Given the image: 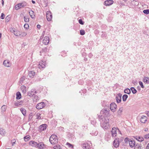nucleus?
Segmentation results:
<instances>
[{"label":"nucleus","instance_id":"nucleus-25","mask_svg":"<svg viewBox=\"0 0 149 149\" xmlns=\"http://www.w3.org/2000/svg\"><path fill=\"white\" fill-rule=\"evenodd\" d=\"M47 52V49L45 48L44 49H42V51H41L40 52V55H44V56H46V52Z\"/></svg>","mask_w":149,"mask_h":149},{"label":"nucleus","instance_id":"nucleus-36","mask_svg":"<svg viewBox=\"0 0 149 149\" xmlns=\"http://www.w3.org/2000/svg\"><path fill=\"white\" fill-rule=\"evenodd\" d=\"M25 78L26 77L24 76L22 77L20 79L19 83H23L25 79Z\"/></svg>","mask_w":149,"mask_h":149},{"label":"nucleus","instance_id":"nucleus-53","mask_svg":"<svg viewBox=\"0 0 149 149\" xmlns=\"http://www.w3.org/2000/svg\"><path fill=\"white\" fill-rule=\"evenodd\" d=\"M20 105V104H19V102H15V106H18Z\"/></svg>","mask_w":149,"mask_h":149},{"label":"nucleus","instance_id":"nucleus-42","mask_svg":"<svg viewBox=\"0 0 149 149\" xmlns=\"http://www.w3.org/2000/svg\"><path fill=\"white\" fill-rule=\"evenodd\" d=\"M130 139L128 137H126L124 139V141L126 143H129Z\"/></svg>","mask_w":149,"mask_h":149},{"label":"nucleus","instance_id":"nucleus-19","mask_svg":"<svg viewBox=\"0 0 149 149\" xmlns=\"http://www.w3.org/2000/svg\"><path fill=\"white\" fill-rule=\"evenodd\" d=\"M35 74L36 73L33 71H30L29 72V76L31 78H33Z\"/></svg>","mask_w":149,"mask_h":149},{"label":"nucleus","instance_id":"nucleus-5","mask_svg":"<svg viewBox=\"0 0 149 149\" xmlns=\"http://www.w3.org/2000/svg\"><path fill=\"white\" fill-rule=\"evenodd\" d=\"M91 142L86 143L83 144V149H91Z\"/></svg>","mask_w":149,"mask_h":149},{"label":"nucleus","instance_id":"nucleus-17","mask_svg":"<svg viewBox=\"0 0 149 149\" xmlns=\"http://www.w3.org/2000/svg\"><path fill=\"white\" fill-rule=\"evenodd\" d=\"M117 129L115 127H113L111 131V134L113 137L116 136Z\"/></svg>","mask_w":149,"mask_h":149},{"label":"nucleus","instance_id":"nucleus-9","mask_svg":"<svg viewBox=\"0 0 149 149\" xmlns=\"http://www.w3.org/2000/svg\"><path fill=\"white\" fill-rule=\"evenodd\" d=\"M36 93V91L35 89H32L30 92L28 93L27 95L29 97H33Z\"/></svg>","mask_w":149,"mask_h":149},{"label":"nucleus","instance_id":"nucleus-52","mask_svg":"<svg viewBox=\"0 0 149 149\" xmlns=\"http://www.w3.org/2000/svg\"><path fill=\"white\" fill-rule=\"evenodd\" d=\"M139 84L141 88H144V86L143 85V83L142 81H140L139 82Z\"/></svg>","mask_w":149,"mask_h":149},{"label":"nucleus","instance_id":"nucleus-24","mask_svg":"<svg viewBox=\"0 0 149 149\" xmlns=\"http://www.w3.org/2000/svg\"><path fill=\"white\" fill-rule=\"evenodd\" d=\"M20 110L24 116H26V110L25 109L21 108Z\"/></svg>","mask_w":149,"mask_h":149},{"label":"nucleus","instance_id":"nucleus-60","mask_svg":"<svg viewBox=\"0 0 149 149\" xmlns=\"http://www.w3.org/2000/svg\"><path fill=\"white\" fill-rule=\"evenodd\" d=\"M19 104H20V105H22L23 103V101H21L20 102H19Z\"/></svg>","mask_w":149,"mask_h":149},{"label":"nucleus","instance_id":"nucleus-21","mask_svg":"<svg viewBox=\"0 0 149 149\" xmlns=\"http://www.w3.org/2000/svg\"><path fill=\"white\" fill-rule=\"evenodd\" d=\"M36 147L40 148V149L43 148L44 145L42 142L40 143H37Z\"/></svg>","mask_w":149,"mask_h":149},{"label":"nucleus","instance_id":"nucleus-29","mask_svg":"<svg viewBox=\"0 0 149 149\" xmlns=\"http://www.w3.org/2000/svg\"><path fill=\"white\" fill-rule=\"evenodd\" d=\"M6 133L5 130L2 128H0V134L2 135H4Z\"/></svg>","mask_w":149,"mask_h":149},{"label":"nucleus","instance_id":"nucleus-55","mask_svg":"<svg viewBox=\"0 0 149 149\" xmlns=\"http://www.w3.org/2000/svg\"><path fill=\"white\" fill-rule=\"evenodd\" d=\"M144 138L146 139L149 138V133L146 135L144 136Z\"/></svg>","mask_w":149,"mask_h":149},{"label":"nucleus","instance_id":"nucleus-16","mask_svg":"<svg viewBox=\"0 0 149 149\" xmlns=\"http://www.w3.org/2000/svg\"><path fill=\"white\" fill-rule=\"evenodd\" d=\"M147 119V117L144 116H143L140 119V121L142 123H145Z\"/></svg>","mask_w":149,"mask_h":149},{"label":"nucleus","instance_id":"nucleus-33","mask_svg":"<svg viewBox=\"0 0 149 149\" xmlns=\"http://www.w3.org/2000/svg\"><path fill=\"white\" fill-rule=\"evenodd\" d=\"M30 139V136L29 135H27L24 137V139L25 141H28Z\"/></svg>","mask_w":149,"mask_h":149},{"label":"nucleus","instance_id":"nucleus-37","mask_svg":"<svg viewBox=\"0 0 149 149\" xmlns=\"http://www.w3.org/2000/svg\"><path fill=\"white\" fill-rule=\"evenodd\" d=\"M141 147L140 145L136 144L134 146V149H141Z\"/></svg>","mask_w":149,"mask_h":149},{"label":"nucleus","instance_id":"nucleus-46","mask_svg":"<svg viewBox=\"0 0 149 149\" xmlns=\"http://www.w3.org/2000/svg\"><path fill=\"white\" fill-rule=\"evenodd\" d=\"M33 118L32 114V113H30L29 116V120L31 121Z\"/></svg>","mask_w":149,"mask_h":149},{"label":"nucleus","instance_id":"nucleus-27","mask_svg":"<svg viewBox=\"0 0 149 149\" xmlns=\"http://www.w3.org/2000/svg\"><path fill=\"white\" fill-rule=\"evenodd\" d=\"M135 138L139 141H142L144 140L143 137L140 136H136L135 137Z\"/></svg>","mask_w":149,"mask_h":149},{"label":"nucleus","instance_id":"nucleus-26","mask_svg":"<svg viewBox=\"0 0 149 149\" xmlns=\"http://www.w3.org/2000/svg\"><path fill=\"white\" fill-rule=\"evenodd\" d=\"M21 89L23 93L26 92V87L24 86H22L21 87Z\"/></svg>","mask_w":149,"mask_h":149},{"label":"nucleus","instance_id":"nucleus-32","mask_svg":"<svg viewBox=\"0 0 149 149\" xmlns=\"http://www.w3.org/2000/svg\"><path fill=\"white\" fill-rule=\"evenodd\" d=\"M33 97V100L34 101L36 102L37 100H39V98L38 97V96L35 95Z\"/></svg>","mask_w":149,"mask_h":149},{"label":"nucleus","instance_id":"nucleus-41","mask_svg":"<svg viewBox=\"0 0 149 149\" xmlns=\"http://www.w3.org/2000/svg\"><path fill=\"white\" fill-rule=\"evenodd\" d=\"M143 13L146 15L149 13V9L144 10L143 11Z\"/></svg>","mask_w":149,"mask_h":149},{"label":"nucleus","instance_id":"nucleus-49","mask_svg":"<svg viewBox=\"0 0 149 149\" xmlns=\"http://www.w3.org/2000/svg\"><path fill=\"white\" fill-rule=\"evenodd\" d=\"M36 119H41V117L39 113H38L36 115Z\"/></svg>","mask_w":149,"mask_h":149},{"label":"nucleus","instance_id":"nucleus-12","mask_svg":"<svg viewBox=\"0 0 149 149\" xmlns=\"http://www.w3.org/2000/svg\"><path fill=\"white\" fill-rule=\"evenodd\" d=\"M122 95L121 94L119 93L117 96L116 97V102L117 103H119L121 101Z\"/></svg>","mask_w":149,"mask_h":149},{"label":"nucleus","instance_id":"nucleus-3","mask_svg":"<svg viewBox=\"0 0 149 149\" xmlns=\"http://www.w3.org/2000/svg\"><path fill=\"white\" fill-rule=\"evenodd\" d=\"M27 3L25 1H22L21 3H19L15 6V8L16 10H18L27 6Z\"/></svg>","mask_w":149,"mask_h":149},{"label":"nucleus","instance_id":"nucleus-14","mask_svg":"<svg viewBox=\"0 0 149 149\" xmlns=\"http://www.w3.org/2000/svg\"><path fill=\"white\" fill-rule=\"evenodd\" d=\"M129 144L131 147L133 148V147H134L136 145L135 141L132 139H130Z\"/></svg>","mask_w":149,"mask_h":149},{"label":"nucleus","instance_id":"nucleus-35","mask_svg":"<svg viewBox=\"0 0 149 149\" xmlns=\"http://www.w3.org/2000/svg\"><path fill=\"white\" fill-rule=\"evenodd\" d=\"M130 90L133 94H135L137 92L136 90L134 87H132L130 88Z\"/></svg>","mask_w":149,"mask_h":149},{"label":"nucleus","instance_id":"nucleus-23","mask_svg":"<svg viewBox=\"0 0 149 149\" xmlns=\"http://www.w3.org/2000/svg\"><path fill=\"white\" fill-rule=\"evenodd\" d=\"M143 81L145 83L148 84L149 83V78L144 77L143 79Z\"/></svg>","mask_w":149,"mask_h":149},{"label":"nucleus","instance_id":"nucleus-59","mask_svg":"<svg viewBox=\"0 0 149 149\" xmlns=\"http://www.w3.org/2000/svg\"><path fill=\"white\" fill-rule=\"evenodd\" d=\"M10 31L11 32H14L15 31L13 29V28H11V29H10Z\"/></svg>","mask_w":149,"mask_h":149},{"label":"nucleus","instance_id":"nucleus-48","mask_svg":"<svg viewBox=\"0 0 149 149\" xmlns=\"http://www.w3.org/2000/svg\"><path fill=\"white\" fill-rule=\"evenodd\" d=\"M24 27L26 29H27L29 27V25L28 24H25L24 25Z\"/></svg>","mask_w":149,"mask_h":149},{"label":"nucleus","instance_id":"nucleus-51","mask_svg":"<svg viewBox=\"0 0 149 149\" xmlns=\"http://www.w3.org/2000/svg\"><path fill=\"white\" fill-rule=\"evenodd\" d=\"M79 22L80 24H82V25L84 24V22L83 21L82 19H79Z\"/></svg>","mask_w":149,"mask_h":149},{"label":"nucleus","instance_id":"nucleus-15","mask_svg":"<svg viewBox=\"0 0 149 149\" xmlns=\"http://www.w3.org/2000/svg\"><path fill=\"white\" fill-rule=\"evenodd\" d=\"M3 64L6 67H9L11 65V63L8 60H5L3 62Z\"/></svg>","mask_w":149,"mask_h":149},{"label":"nucleus","instance_id":"nucleus-2","mask_svg":"<svg viewBox=\"0 0 149 149\" xmlns=\"http://www.w3.org/2000/svg\"><path fill=\"white\" fill-rule=\"evenodd\" d=\"M49 141L52 144L54 145L57 143L58 141L57 136L55 135H52L49 138Z\"/></svg>","mask_w":149,"mask_h":149},{"label":"nucleus","instance_id":"nucleus-61","mask_svg":"<svg viewBox=\"0 0 149 149\" xmlns=\"http://www.w3.org/2000/svg\"><path fill=\"white\" fill-rule=\"evenodd\" d=\"M82 127L83 129H86L87 128V127L85 126H83Z\"/></svg>","mask_w":149,"mask_h":149},{"label":"nucleus","instance_id":"nucleus-20","mask_svg":"<svg viewBox=\"0 0 149 149\" xmlns=\"http://www.w3.org/2000/svg\"><path fill=\"white\" fill-rule=\"evenodd\" d=\"M29 13L31 18L32 19H34L35 17V15L34 14V12L32 10H29Z\"/></svg>","mask_w":149,"mask_h":149},{"label":"nucleus","instance_id":"nucleus-10","mask_svg":"<svg viewBox=\"0 0 149 149\" xmlns=\"http://www.w3.org/2000/svg\"><path fill=\"white\" fill-rule=\"evenodd\" d=\"M47 128V125L45 124H43L39 127L38 131L41 132L46 129Z\"/></svg>","mask_w":149,"mask_h":149},{"label":"nucleus","instance_id":"nucleus-64","mask_svg":"<svg viewBox=\"0 0 149 149\" xmlns=\"http://www.w3.org/2000/svg\"><path fill=\"white\" fill-rule=\"evenodd\" d=\"M32 3H33V4H34L35 3V1L33 0L32 1Z\"/></svg>","mask_w":149,"mask_h":149},{"label":"nucleus","instance_id":"nucleus-47","mask_svg":"<svg viewBox=\"0 0 149 149\" xmlns=\"http://www.w3.org/2000/svg\"><path fill=\"white\" fill-rule=\"evenodd\" d=\"M66 145H68V147L70 148H73V146L72 145L68 142L66 143Z\"/></svg>","mask_w":149,"mask_h":149},{"label":"nucleus","instance_id":"nucleus-1","mask_svg":"<svg viewBox=\"0 0 149 149\" xmlns=\"http://www.w3.org/2000/svg\"><path fill=\"white\" fill-rule=\"evenodd\" d=\"M109 111V109H102L100 111V114L102 115L98 116L99 120L100 122L101 126L104 130H107L109 127L108 118L104 117L109 116L110 115Z\"/></svg>","mask_w":149,"mask_h":149},{"label":"nucleus","instance_id":"nucleus-44","mask_svg":"<svg viewBox=\"0 0 149 149\" xmlns=\"http://www.w3.org/2000/svg\"><path fill=\"white\" fill-rule=\"evenodd\" d=\"M80 33L81 35H84L85 34V31L83 29L81 30L80 31Z\"/></svg>","mask_w":149,"mask_h":149},{"label":"nucleus","instance_id":"nucleus-54","mask_svg":"<svg viewBox=\"0 0 149 149\" xmlns=\"http://www.w3.org/2000/svg\"><path fill=\"white\" fill-rule=\"evenodd\" d=\"M5 15L3 13H2L1 14V18L2 19H3L5 18Z\"/></svg>","mask_w":149,"mask_h":149},{"label":"nucleus","instance_id":"nucleus-57","mask_svg":"<svg viewBox=\"0 0 149 149\" xmlns=\"http://www.w3.org/2000/svg\"><path fill=\"white\" fill-rule=\"evenodd\" d=\"M93 56V55L91 53H90L88 55V57L90 58H91Z\"/></svg>","mask_w":149,"mask_h":149},{"label":"nucleus","instance_id":"nucleus-4","mask_svg":"<svg viewBox=\"0 0 149 149\" xmlns=\"http://www.w3.org/2000/svg\"><path fill=\"white\" fill-rule=\"evenodd\" d=\"M122 139L121 138H116L115 139L113 142V146L114 147L117 148L119 145V143L122 141Z\"/></svg>","mask_w":149,"mask_h":149},{"label":"nucleus","instance_id":"nucleus-22","mask_svg":"<svg viewBox=\"0 0 149 149\" xmlns=\"http://www.w3.org/2000/svg\"><path fill=\"white\" fill-rule=\"evenodd\" d=\"M123 110V107H120L117 111V115L119 116H121L122 115Z\"/></svg>","mask_w":149,"mask_h":149},{"label":"nucleus","instance_id":"nucleus-13","mask_svg":"<svg viewBox=\"0 0 149 149\" xmlns=\"http://www.w3.org/2000/svg\"><path fill=\"white\" fill-rule=\"evenodd\" d=\"M113 3V0H107L104 2V5L106 6H109L112 5Z\"/></svg>","mask_w":149,"mask_h":149},{"label":"nucleus","instance_id":"nucleus-6","mask_svg":"<svg viewBox=\"0 0 149 149\" xmlns=\"http://www.w3.org/2000/svg\"><path fill=\"white\" fill-rule=\"evenodd\" d=\"M46 65V61H42L40 62L38 65V67L40 69H43L45 67Z\"/></svg>","mask_w":149,"mask_h":149},{"label":"nucleus","instance_id":"nucleus-7","mask_svg":"<svg viewBox=\"0 0 149 149\" xmlns=\"http://www.w3.org/2000/svg\"><path fill=\"white\" fill-rule=\"evenodd\" d=\"M117 108V105L114 102L111 103L110 104V109L113 112L115 111L116 109Z\"/></svg>","mask_w":149,"mask_h":149},{"label":"nucleus","instance_id":"nucleus-63","mask_svg":"<svg viewBox=\"0 0 149 149\" xmlns=\"http://www.w3.org/2000/svg\"><path fill=\"white\" fill-rule=\"evenodd\" d=\"M146 113L148 116H149V111H146Z\"/></svg>","mask_w":149,"mask_h":149},{"label":"nucleus","instance_id":"nucleus-40","mask_svg":"<svg viewBox=\"0 0 149 149\" xmlns=\"http://www.w3.org/2000/svg\"><path fill=\"white\" fill-rule=\"evenodd\" d=\"M20 33V32L18 31H15L14 33L15 36H19Z\"/></svg>","mask_w":149,"mask_h":149},{"label":"nucleus","instance_id":"nucleus-18","mask_svg":"<svg viewBox=\"0 0 149 149\" xmlns=\"http://www.w3.org/2000/svg\"><path fill=\"white\" fill-rule=\"evenodd\" d=\"M29 144L30 145L33 146H35L36 147L37 143L35 141H31L29 142Z\"/></svg>","mask_w":149,"mask_h":149},{"label":"nucleus","instance_id":"nucleus-62","mask_svg":"<svg viewBox=\"0 0 149 149\" xmlns=\"http://www.w3.org/2000/svg\"><path fill=\"white\" fill-rule=\"evenodd\" d=\"M146 148V149H149V143L148 144Z\"/></svg>","mask_w":149,"mask_h":149},{"label":"nucleus","instance_id":"nucleus-11","mask_svg":"<svg viewBox=\"0 0 149 149\" xmlns=\"http://www.w3.org/2000/svg\"><path fill=\"white\" fill-rule=\"evenodd\" d=\"M47 20L51 21L52 17V15L51 12L50 11H47Z\"/></svg>","mask_w":149,"mask_h":149},{"label":"nucleus","instance_id":"nucleus-31","mask_svg":"<svg viewBox=\"0 0 149 149\" xmlns=\"http://www.w3.org/2000/svg\"><path fill=\"white\" fill-rule=\"evenodd\" d=\"M128 96L127 95H124L122 97V99L123 101L124 102L128 98Z\"/></svg>","mask_w":149,"mask_h":149},{"label":"nucleus","instance_id":"nucleus-28","mask_svg":"<svg viewBox=\"0 0 149 149\" xmlns=\"http://www.w3.org/2000/svg\"><path fill=\"white\" fill-rule=\"evenodd\" d=\"M21 98V94L19 92H18L16 93V97L17 99H19Z\"/></svg>","mask_w":149,"mask_h":149},{"label":"nucleus","instance_id":"nucleus-30","mask_svg":"<svg viewBox=\"0 0 149 149\" xmlns=\"http://www.w3.org/2000/svg\"><path fill=\"white\" fill-rule=\"evenodd\" d=\"M125 93L129 94L131 93V91L129 88H126L124 91Z\"/></svg>","mask_w":149,"mask_h":149},{"label":"nucleus","instance_id":"nucleus-39","mask_svg":"<svg viewBox=\"0 0 149 149\" xmlns=\"http://www.w3.org/2000/svg\"><path fill=\"white\" fill-rule=\"evenodd\" d=\"M54 149H61V147L59 145H57L54 147Z\"/></svg>","mask_w":149,"mask_h":149},{"label":"nucleus","instance_id":"nucleus-38","mask_svg":"<svg viewBox=\"0 0 149 149\" xmlns=\"http://www.w3.org/2000/svg\"><path fill=\"white\" fill-rule=\"evenodd\" d=\"M27 34L26 32H20L19 36L20 37H24Z\"/></svg>","mask_w":149,"mask_h":149},{"label":"nucleus","instance_id":"nucleus-50","mask_svg":"<svg viewBox=\"0 0 149 149\" xmlns=\"http://www.w3.org/2000/svg\"><path fill=\"white\" fill-rule=\"evenodd\" d=\"M91 123L93 125H95L96 123V120L95 119H93V120H92L91 122Z\"/></svg>","mask_w":149,"mask_h":149},{"label":"nucleus","instance_id":"nucleus-58","mask_svg":"<svg viewBox=\"0 0 149 149\" xmlns=\"http://www.w3.org/2000/svg\"><path fill=\"white\" fill-rule=\"evenodd\" d=\"M37 28L38 29H40V28L41 26L40 25L38 24L37 26Z\"/></svg>","mask_w":149,"mask_h":149},{"label":"nucleus","instance_id":"nucleus-8","mask_svg":"<svg viewBox=\"0 0 149 149\" xmlns=\"http://www.w3.org/2000/svg\"><path fill=\"white\" fill-rule=\"evenodd\" d=\"M45 106V104L43 102H41L36 105V108L38 109H40L43 108Z\"/></svg>","mask_w":149,"mask_h":149},{"label":"nucleus","instance_id":"nucleus-56","mask_svg":"<svg viewBox=\"0 0 149 149\" xmlns=\"http://www.w3.org/2000/svg\"><path fill=\"white\" fill-rule=\"evenodd\" d=\"M11 143H12V145L13 146L15 142V139H13V140H11Z\"/></svg>","mask_w":149,"mask_h":149},{"label":"nucleus","instance_id":"nucleus-43","mask_svg":"<svg viewBox=\"0 0 149 149\" xmlns=\"http://www.w3.org/2000/svg\"><path fill=\"white\" fill-rule=\"evenodd\" d=\"M24 21L26 22H28L29 21V19L27 17L24 16Z\"/></svg>","mask_w":149,"mask_h":149},{"label":"nucleus","instance_id":"nucleus-34","mask_svg":"<svg viewBox=\"0 0 149 149\" xmlns=\"http://www.w3.org/2000/svg\"><path fill=\"white\" fill-rule=\"evenodd\" d=\"M6 106L5 105H3L1 108L2 112L3 113L6 111Z\"/></svg>","mask_w":149,"mask_h":149},{"label":"nucleus","instance_id":"nucleus-45","mask_svg":"<svg viewBox=\"0 0 149 149\" xmlns=\"http://www.w3.org/2000/svg\"><path fill=\"white\" fill-rule=\"evenodd\" d=\"M42 43L45 45H47V38L45 37L44 39L42 40Z\"/></svg>","mask_w":149,"mask_h":149}]
</instances>
